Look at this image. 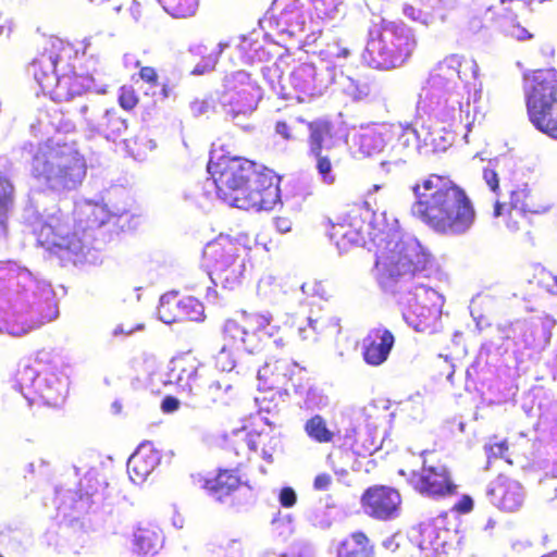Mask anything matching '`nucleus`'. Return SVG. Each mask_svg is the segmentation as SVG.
Instances as JSON below:
<instances>
[{
  "instance_id": "obj_1",
  "label": "nucleus",
  "mask_w": 557,
  "mask_h": 557,
  "mask_svg": "<svg viewBox=\"0 0 557 557\" xmlns=\"http://www.w3.org/2000/svg\"><path fill=\"white\" fill-rule=\"evenodd\" d=\"M430 263V253L414 239L391 238L375 255L379 285L397 297L405 320L417 330L428 325L441 298L434 288L416 283L426 276Z\"/></svg>"
},
{
  "instance_id": "obj_2",
  "label": "nucleus",
  "mask_w": 557,
  "mask_h": 557,
  "mask_svg": "<svg viewBox=\"0 0 557 557\" xmlns=\"http://www.w3.org/2000/svg\"><path fill=\"white\" fill-rule=\"evenodd\" d=\"M411 191L414 196L412 215L434 233L460 236L474 225L473 201L449 175L430 173L417 181Z\"/></svg>"
},
{
  "instance_id": "obj_3",
  "label": "nucleus",
  "mask_w": 557,
  "mask_h": 557,
  "mask_svg": "<svg viewBox=\"0 0 557 557\" xmlns=\"http://www.w3.org/2000/svg\"><path fill=\"white\" fill-rule=\"evenodd\" d=\"M218 196L227 205L246 211H270L281 200L275 173L244 157L222 156L207 165Z\"/></svg>"
},
{
  "instance_id": "obj_4",
  "label": "nucleus",
  "mask_w": 557,
  "mask_h": 557,
  "mask_svg": "<svg viewBox=\"0 0 557 557\" xmlns=\"http://www.w3.org/2000/svg\"><path fill=\"white\" fill-rule=\"evenodd\" d=\"M107 214L98 205H86L72 213L62 210L49 214L35 228L37 243L60 257L83 252L84 234L106 223Z\"/></svg>"
},
{
  "instance_id": "obj_5",
  "label": "nucleus",
  "mask_w": 557,
  "mask_h": 557,
  "mask_svg": "<svg viewBox=\"0 0 557 557\" xmlns=\"http://www.w3.org/2000/svg\"><path fill=\"white\" fill-rule=\"evenodd\" d=\"M32 176L55 191L73 190L86 175L85 159L66 144L40 143L32 154Z\"/></svg>"
},
{
  "instance_id": "obj_6",
  "label": "nucleus",
  "mask_w": 557,
  "mask_h": 557,
  "mask_svg": "<svg viewBox=\"0 0 557 557\" xmlns=\"http://www.w3.org/2000/svg\"><path fill=\"white\" fill-rule=\"evenodd\" d=\"M417 48V39L404 22L382 18L368 32L363 61L375 70H393L404 65Z\"/></svg>"
},
{
  "instance_id": "obj_7",
  "label": "nucleus",
  "mask_w": 557,
  "mask_h": 557,
  "mask_svg": "<svg viewBox=\"0 0 557 557\" xmlns=\"http://www.w3.org/2000/svg\"><path fill=\"white\" fill-rule=\"evenodd\" d=\"M248 252L240 242L220 235L205 246L202 261L216 285L234 289L243 283Z\"/></svg>"
},
{
  "instance_id": "obj_8",
  "label": "nucleus",
  "mask_w": 557,
  "mask_h": 557,
  "mask_svg": "<svg viewBox=\"0 0 557 557\" xmlns=\"http://www.w3.org/2000/svg\"><path fill=\"white\" fill-rule=\"evenodd\" d=\"M525 108L532 125L549 138L557 139V72L537 71L525 94Z\"/></svg>"
},
{
  "instance_id": "obj_9",
  "label": "nucleus",
  "mask_w": 557,
  "mask_h": 557,
  "mask_svg": "<svg viewBox=\"0 0 557 557\" xmlns=\"http://www.w3.org/2000/svg\"><path fill=\"white\" fill-rule=\"evenodd\" d=\"M433 451L421 453L422 466L413 471L409 479L412 488L422 496L430 498H445L458 493L451 470L441 459H434Z\"/></svg>"
},
{
  "instance_id": "obj_10",
  "label": "nucleus",
  "mask_w": 557,
  "mask_h": 557,
  "mask_svg": "<svg viewBox=\"0 0 557 557\" xmlns=\"http://www.w3.org/2000/svg\"><path fill=\"white\" fill-rule=\"evenodd\" d=\"M74 52L73 46L59 37H50L44 50L30 63L34 79L41 91L50 96V90L57 83V65L70 59Z\"/></svg>"
},
{
  "instance_id": "obj_11",
  "label": "nucleus",
  "mask_w": 557,
  "mask_h": 557,
  "mask_svg": "<svg viewBox=\"0 0 557 557\" xmlns=\"http://www.w3.org/2000/svg\"><path fill=\"white\" fill-rule=\"evenodd\" d=\"M22 385L27 388L32 403L57 408L65 399V388L62 381L53 371L46 370L36 373L30 368L22 372Z\"/></svg>"
},
{
  "instance_id": "obj_12",
  "label": "nucleus",
  "mask_w": 557,
  "mask_h": 557,
  "mask_svg": "<svg viewBox=\"0 0 557 557\" xmlns=\"http://www.w3.org/2000/svg\"><path fill=\"white\" fill-rule=\"evenodd\" d=\"M360 504L367 516L375 520L388 521L399 516L401 495L395 487L374 484L363 491Z\"/></svg>"
},
{
  "instance_id": "obj_13",
  "label": "nucleus",
  "mask_w": 557,
  "mask_h": 557,
  "mask_svg": "<svg viewBox=\"0 0 557 557\" xmlns=\"http://www.w3.org/2000/svg\"><path fill=\"white\" fill-rule=\"evenodd\" d=\"M366 208L369 212L368 202L355 205L343 218L331 223L329 228L330 239L341 250H347L354 245L364 240V228L367 221L361 218V210Z\"/></svg>"
},
{
  "instance_id": "obj_14",
  "label": "nucleus",
  "mask_w": 557,
  "mask_h": 557,
  "mask_svg": "<svg viewBox=\"0 0 557 557\" xmlns=\"http://www.w3.org/2000/svg\"><path fill=\"white\" fill-rule=\"evenodd\" d=\"M238 315L240 323L249 335V339L258 345V350L261 348H271V346H286L287 339L285 335L280 334L278 330H276V335L270 332L274 326L271 325L272 317L269 313L244 310L238 312Z\"/></svg>"
},
{
  "instance_id": "obj_15",
  "label": "nucleus",
  "mask_w": 557,
  "mask_h": 557,
  "mask_svg": "<svg viewBox=\"0 0 557 557\" xmlns=\"http://www.w3.org/2000/svg\"><path fill=\"white\" fill-rule=\"evenodd\" d=\"M525 11L527 9L519 10V8L513 11L508 5L497 4L490 7L486 15L491 22L497 24L506 36L517 40H527L533 38V34L529 28V23L524 15Z\"/></svg>"
},
{
  "instance_id": "obj_16",
  "label": "nucleus",
  "mask_w": 557,
  "mask_h": 557,
  "mask_svg": "<svg viewBox=\"0 0 557 557\" xmlns=\"http://www.w3.org/2000/svg\"><path fill=\"white\" fill-rule=\"evenodd\" d=\"M525 11L527 9L519 10V8L513 11L508 5L497 4L490 7L486 15L491 22L497 24L506 36L517 40H527L533 38V34L529 28V23L524 15Z\"/></svg>"
},
{
  "instance_id": "obj_17",
  "label": "nucleus",
  "mask_w": 557,
  "mask_h": 557,
  "mask_svg": "<svg viewBox=\"0 0 557 557\" xmlns=\"http://www.w3.org/2000/svg\"><path fill=\"white\" fill-rule=\"evenodd\" d=\"M240 463L235 468H219L213 476L203 479L201 487L216 502L224 503L239 488L248 485L240 473Z\"/></svg>"
},
{
  "instance_id": "obj_18",
  "label": "nucleus",
  "mask_w": 557,
  "mask_h": 557,
  "mask_svg": "<svg viewBox=\"0 0 557 557\" xmlns=\"http://www.w3.org/2000/svg\"><path fill=\"white\" fill-rule=\"evenodd\" d=\"M200 367L201 362L196 355L191 351L182 352L171 359L169 376L182 392L189 395L205 377L199 374Z\"/></svg>"
},
{
  "instance_id": "obj_19",
  "label": "nucleus",
  "mask_w": 557,
  "mask_h": 557,
  "mask_svg": "<svg viewBox=\"0 0 557 557\" xmlns=\"http://www.w3.org/2000/svg\"><path fill=\"white\" fill-rule=\"evenodd\" d=\"M395 344L393 333L386 327L379 326L370 330L361 343L363 361L372 367L383 364Z\"/></svg>"
},
{
  "instance_id": "obj_20",
  "label": "nucleus",
  "mask_w": 557,
  "mask_h": 557,
  "mask_svg": "<svg viewBox=\"0 0 557 557\" xmlns=\"http://www.w3.org/2000/svg\"><path fill=\"white\" fill-rule=\"evenodd\" d=\"M491 502L504 511L518 510L524 499L521 484L504 474H499L488 488Z\"/></svg>"
},
{
  "instance_id": "obj_21",
  "label": "nucleus",
  "mask_w": 557,
  "mask_h": 557,
  "mask_svg": "<svg viewBox=\"0 0 557 557\" xmlns=\"http://www.w3.org/2000/svg\"><path fill=\"white\" fill-rule=\"evenodd\" d=\"M393 133L411 134L410 131H403L400 123H382L373 127H368L359 136V152L364 157L379 154L385 149L387 144L391 143V135Z\"/></svg>"
},
{
  "instance_id": "obj_22",
  "label": "nucleus",
  "mask_w": 557,
  "mask_h": 557,
  "mask_svg": "<svg viewBox=\"0 0 557 557\" xmlns=\"http://www.w3.org/2000/svg\"><path fill=\"white\" fill-rule=\"evenodd\" d=\"M231 385L219 380L205 376L198 387L189 394L191 406L210 409L212 407L227 406L231 401Z\"/></svg>"
},
{
  "instance_id": "obj_23",
  "label": "nucleus",
  "mask_w": 557,
  "mask_h": 557,
  "mask_svg": "<svg viewBox=\"0 0 557 557\" xmlns=\"http://www.w3.org/2000/svg\"><path fill=\"white\" fill-rule=\"evenodd\" d=\"M91 78L73 71L62 73L50 90V98L55 102H67L82 97L90 88Z\"/></svg>"
},
{
  "instance_id": "obj_24",
  "label": "nucleus",
  "mask_w": 557,
  "mask_h": 557,
  "mask_svg": "<svg viewBox=\"0 0 557 557\" xmlns=\"http://www.w3.org/2000/svg\"><path fill=\"white\" fill-rule=\"evenodd\" d=\"M88 106L86 103L79 107V113L83 116L86 125L91 131L103 135L107 139L116 140L119 137L125 134L128 127L127 121L123 119L114 109L107 110L102 121L98 124H94L92 121L86 116Z\"/></svg>"
},
{
  "instance_id": "obj_25",
  "label": "nucleus",
  "mask_w": 557,
  "mask_h": 557,
  "mask_svg": "<svg viewBox=\"0 0 557 557\" xmlns=\"http://www.w3.org/2000/svg\"><path fill=\"white\" fill-rule=\"evenodd\" d=\"M298 121L305 124L309 131V152L319 153V151H322L327 147L326 143L335 135V126L329 119L319 117L312 121H305L299 117Z\"/></svg>"
},
{
  "instance_id": "obj_26",
  "label": "nucleus",
  "mask_w": 557,
  "mask_h": 557,
  "mask_svg": "<svg viewBox=\"0 0 557 557\" xmlns=\"http://www.w3.org/2000/svg\"><path fill=\"white\" fill-rule=\"evenodd\" d=\"M507 207L518 209L529 214H542L547 210L527 183L518 184L510 190Z\"/></svg>"
},
{
  "instance_id": "obj_27",
  "label": "nucleus",
  "mask_w": 557,
  "mask_h": 557,
  "mask_svg": "<svg viewBox=\"0 0 557 557\" xmlns=\"http://www.w3.org/2000/svg\"><path fill=\"white\" fill-rule=\"evenodd\" d=\"M163 544L161 530L154 524L139 525L134 533V546L139 554L153 555Z\"/></svg>"
},
{
  "instance_id": "obj_28",
  "label": "nucleus",
  "mask_w": 557,
  "mask_h": 557,
  "mask_svg": "<svg viewBox=\"0 0 557 557\" xmlns=\"http://www.w3.org/2000/svg\"><path fill=\"white\" fill-rule=\"evenodd\" d=\"M223 338L231 347L242 348L248 352L258 350V345L249 339L246 329L240 323L238 313L226 320L223 326Z\"/></svg>"
},
{
  "instance_id": "obj_29",
  "label": "nucleus",
  "mask_w": 557,
  "mask_h": 557,
  "mask_svg": "<svg viewBox=\"0 0 557 557\" xmlns=\"http://www.w3.org/2000/svg\"><path fill=\"white\" fill-rule=\"evenodd\" d=\"M336 557H374V546L366 533L352 532L339 544Z\"/></svg>"
},
{
  "instance_id": "obj_30",
  "label": "nucleus",
  "mask_w": 557,
  "mask_h": 557,
  "mask_svg": "<svg viewBox=\"0 0 557 557\" xmlns=\"http://www.w3.org/2000/svg\"><path fill=\"white\" fill-rule=\"evenodd\" d=\"M154 467L156 457L151 451L136 450L127 461V472L134 483L144 482Z\"/></svg>"
},
{
  "instance_id": "obj_31",
  "label": "nucleus",
  "mask_w": 557,
  "mask_h": 557,
  "mask_svg": "<svg viewBox=\"0 0 557 557\" xmlns=\"http://www.w3.org/2000/svg\"><path fill=\"white\" fill-rule=\"evenodd\" d=\"M290 364L292 362L288 359L268 361L263 368L259 370L258 376L260 380H264L265 383L270 381V388L278 387L290 380L292 373L288 371Z\"/></svg>"
},
{
  "instance_id": "obj_32",
  "label": "nucleus",
  "mask_w": 557,
  "mask_h": 557,
  "mask_svg": "<svg viewBox=\"0 0 557 557\" xmlns=\"http://www.w3.org/2000/svg\"><path fill=\"white\" fill-rule=\"evenodd\" d=\"M246 441L249 448L255 451L260 450L267 461L272 460V455L278 444L277 437L273 435L271 430L251 429L247 433Z\"/></svg>"
},
{
  "instance_id": "obj_33",
  "label": "nucleus",
  "mask_w": 557,
  "mask_h": 557,
  "mask_svg": "<svg viewBox=\"0 0 557 557\" xmlns=\"http://www.w3.org/2000/svg\"><path fill=\"white\" fill-rule=\"evenodd\" d=\"M460 65L461 59L458 55L447 57L435 69V73L433 75L435 84L441 86L456 85L460 79Z\"/></svg>"
},
{
  "instance_id": "obj_34",
  "label": "nucleus",
  "mask_w": 557,
  "mask_h": 557,
  "mask_svg": "<svg viewBox=\"0 0 557 557\" xmlns=\"http://www.w3.org/2000/svg\"><path fill=\"white\" fill-rule=\"evenodd\" d=\"M290 82L293 87L299 92L313 95L317 89L314 67L308 64L299 65L293 71Z\"/></svg>"
},
{
  "instance_id": "obj_35",
  "label": "nucleus",
  "mask_w": 557,
  "mask_h": 557,
  "mask_svg": "<svg viewBox=\"0 0 557 557\" xmlns=\"http://www.w3.org/2000/svg\"><path fill=\"white\" fill-rule=\"evenodd\" d=\"M494 216H504L506 227L510 232L522 230L528 223L527 212L507 207L506 203L496 201L494 205Z\"/></svg>"
},
{
  "instance_id": "obj_36",
  "label": "nucleus",
  "mask_w": 557,
  "mask_h": 557,
  "mask_svg": "<svg viewBox=\"0 0 557 557\" xmlns=\"http://www.w3.org/2000/svg\"><path fill=\"white\" fill-rule=\"evenodd\" d=\"M304 429L312 441L320 444L331 443L334 438V432L329 429L326 420L320 414H314L308 419Z\"/></svg>"
},
{
  "instance_id": "obj_37",
  "label": "nucleus",
  "mask_w": 557,
  "mask_h": 557,
  "mask_svg": "<svg viewBox=\"0 0 557 557\" xmlns=\"http://www.w3.org/2000/svg\"><path fill=\"white\" fill-rule=\"evenodd\" d=\"M160 320L166 324L180 322L181 302L177 296L162 297L158 307Z\"/></svg>"
},
{
  "instance_id": "obj_38",
  "label": "nucleus",
  "mask_w": 557,
  "mask_h": 557,
  "mask_svg": "<svg viewBox=\"0 0 557 557\" xmlns=\"http://www.w3.org/2000/svg\"><path fill=\"white\" fill-rule=\"evenodd\" d=\"M163 9L174 17L191 16L197 9V0H159Z\"/></svg>"
},
{
  "instance_id": "obj_39",
  "label": "nucleus",
  "mask_w": 557,
  "mask_h": 557,
  "mask_svg": "<svg viewBox=\"0 0 557 557\" xmlns=\"http://www.w3.org/2000/svg\"><path fill=\"white\" fill-rule=\"evenodd\" d=\"M181 321H200L203 318V306L194 297L187 296L180 298Z\"/></svg>"
},
{
  "instance_id": "obj_40",
  "label": "nucleus",
  "mask_w": 557,
  "mask_h": 557,
  "mask_svg": "<svg viewBox=\"0 0 557 557\" xmlns=\"http://www.w3.org/2000/svg\"><path fill=\"white\" fill-rule=\"evenodd\" d=\"M117 103L125 111L134 110L139 103V95L133 85H123L119 89Z\"/></svg>"
},
{
  "instance_id": "obj_41",
  "label": "nucleus",
  "mask_w": 557,
  "mask_h": 557,
  "mask_svg": "<svg viewBox=\"0 0 557 557\" xmlns=\"http://www.w3.org/2000/svg\"><path fill=\"white\" fill-rule=\"evenodd\" d=\"M310 156L314 157L317 161V170L319 174L322 176V180L327 183L332 184L335 182V175L332 173V162L327 156H324L322 151L317 152H309Z\"/></svg>"
},
{
  "instance_id": "obj_42",
  "label": "nucleus",
  "mask_w": 557,
  "mask_h": 557,
  "mask_svg": "<svg viewBox=\"0 0 557 557\" xmlns=\"http://www.w3.org/2000/svg\"><path fill=\"white\" fill-rule=\"evenodd\" d=\"M136 66L139 67L138 76L144 83L151 87L159 85V73L156 67L148 65L141 66L139 61L136 62Z\"/></svg>"
},
{
  "instance_id": "obj_43",
  "label": "nucleus",
  "mask_w": 557,
  "mask_h": 557,
  "mask_svg": "<svg viewBox=\"0 0 557 557\" xmlns=\"http://www.w3.org/2000/svg\"><path fill=\"white\" fill-rule=\"evenodd\" d=\"M13 199V186L10 181L0 174V210L7 209Z\"/></svg>"
},
{
  "instance_id": "obj_44",
  "label": "nucleus",
  "mask_w": 557,
  "mask_h": 557,
  "mask_svg": "<svg viewBox=\"0 0 557 557\" xmlns=\"http://www.w3.org/2000/svg\"><path fill=\"white\" fill-rule=\"evenodd\" d=\"M482 176H483L484 182L488 186V188L493 193L498 194L499 193V178H498L497 171L493 166H490V165L485 166L483 169Z\"/></svg>"
},
{
  "instance_id": "obj_45",
  "label": "nucleus",
  "mask_w": 557,
  "mask_h": 557,
  "mask_svg": "<svg viewBox=\"0 0 557 557\" xmlns=\"http://www.w3.org/2000/svg\"><path fill=\"white\" fill-rule=\"evenodd\" d=\"M132 8L128 10V15L135 21L139 22L147 15L149 8L148 4L141 0H131Z\"/></svg>"
},
{
  "instance_id": "obj_46",
  "label": "nucleus",
  "mask_w": 557,
  "mask_h": 557,
  "mask_svg": "<svg viewBox=\"0 0 557 557\" xmlns=\"http://www.w3.org/2000/svg\"><path fill=\"white\" fill-rule=\"evenodd\" d=\"M474 503L471 496L462 495L454 505L451 510L459 515H467L473 510Z\"/></svg>"
},
{
  "instance_id": "obj_47",
  "label": "nucleus",
  "mask_w": 557,
  "mask_h": 557,
  "mask_svg": "<svg viewBox=\"0 0 557 557\" xmlns=\"http://www.w3.org/2000/svg\"><path fill=\"white\" fill-rule=\"evenodd\" d=\"M8 331L14 336H21L29 332L35 325L28 323L20 324L17 318H12L7 322Z\"/></svg>"
},
{
  "instance_id": "obj_48",
  "label": "nucleus",
  "mask_w": 557,
  "mask_h": 557,
  "mask_svg": "<svg viewBox=\"0 0 557 557\" xmlns=\"http://www.w3.org/2000/svg\"><path fill=\"white\" fill-rule=\"evenodd\" d=\"M332 484L333 478L326 472L319 473L313 479V488L319 492L329 491Z\"/></svg>"
},
{
  "instance_id": "obj_49",
  "label": "nucleus",
  "mask_w": 557,
  "mask_h": 557,
  "mask_svg": "<svg viewBox=\"0 0 557 557\" xmlns=\"http://www.w3.org/2000/svg\"><path fill=\"white\" fill-rule=\"evenodd\" d=\"M278 499L283 507L290 508L296 504L297 495L292 487L286 486L281 490Z\"/></svg>"
},
{
  "instance_id": "obj_50",
  "label": "nucleus",
  "mask_w": 557,
  "mask_h": 557,
  "mask_svg": "<svg viewBox=\"0 0 557 557\" xmlns=\"http://www.w3.org/2000/svg\"><path fill=\"white\" fill-rule=\"evenodd\" d=\"M401 128L403 131H410L411 134L410 135H407V134H400V133H393L391 135V141L394 139V138H397V141H398V145L403 146V147H408L414 139V136H416V132L412 127L410 126H404L401 125Z\"/></svg>"
},
{
  "instance_id": "obj_51",
  "label": "nucleus",
  "mask_w": 557,
  "mask_h": 557,
  "mask_svg": "<svg viewBox=\"0 0 557 557\" xmlns=\"http://www.w3.org/2000/svg\"><path fill=\"white\" fill-rule=\"evenodd\" d=\"M180 408V401L174 396H165L161 403V409L165 413H171Z\"/></svg>"
},
{
  "instance_id": "obj_52",
  "label": "nucleus",
  "mask_w": 557,
  "mask_h": 557,
  "mask_svg": "<svg viewBox=\"0 0 557 557\" xmlns=\"http://www.w3.org/2000/svg\"><path fill=\"white\" fill-rule=\"evenodd\" d=\"M275 133L285 140L293 138L290 126L285 121H277L274 126Z\"/></svg>"
},
{
  "instance_id": "obj_53",
  "label": "nucleus",
  "mask_w": 557,
  "mask_h": 557,
  "mask_svg": "<svg viewBox=\"0 0 557 557\" xmlns=\"http://www.w3.org/2000/svg\"><path fill=\"white\" fill-rule=\"evenodd\" d=\"M132 8L131 0H121L119 2H114L112 5V11L122 17L128 15V10Z\"/></svg>"
},
{
  "instance_id": "obj_54",
  "label": "nucleus",
  "mask_w": 557,
  "mask_h": 557,
  "mask_svg": "<svg viewBox=\"0 0 557 557\" xmlns=\"http://www.w3.org/2000/svg\"><path fill=\"white\" fill-rule=\"evenodd\" d=\"M545 0H499V3L498 4H504V5H510L512 3H518L517 8L519 9H527L528 5L532 4V3H542L544 2Z\"/></svg>"
},
{
  "instance_id": "obj_55",
  "label": "nucleus",
  "mask_w": 557,
  "mask_h": 557,
  "mask_svg": "<svg viewBox=\"0 0 557 557\" xmlns=\"http://www.w3.org/2000/svg\"><path fill=\"white\" fill-rule=\"evenodd\" d=\"M275 227L282 232H288L290 230V222L286 218L277 216L274 220Z\"/></svg>"
},
{
  "instance_id": "obj_56",
  "label": "nucleus",
  "mask_w": 557,
  "mask_h": 557,
  "mask_svg": "<svg viewBox=\"0 0 557 557\" xmlns=\"http://www.w3.org/2000/svg\"><path fill=\"white\" fill-rule=\"evenodd\" d=\"M495 448L497 449V453L499 455H503L508 449V446H507L506 442H500V443H496L494 445H490L487 447V450L491 451V453H494Z\"/></svg>"
},
{
  "instance_id": "obj_57",
  "label": "nucleus",
  "mask_w": 557,
  "mask_h": 557,
  "mask_svg": "<svg viewBox=\"0 0 557 557\" xmlns=\"http://www.w3.org/2000/svg\"><path fill=\"white\" fill-rule=\"evenodd\" d=\"M51 307H52V311H51V313H50L47 318H41V319H39V321L37 322V324H44V323L49 322V321H51V320H53V319L55 318V315H57V310H55L54 306H51Z\"/></svg>"
},
{
  "instance_id": "obj_58",
  "label": "nucleus",
  "mask_w": 557,
  "mask_h": 557,
  "mask_svg": "<svg viewBox=\"0 0 557 557\" xmlns=\"http://www.w3.org/2000/svg\"><path fill=\"white\" fill-rule=\"evenodd\" d=\"M355 453L357 455H366V454H372V451L374 450V448H364V449H358V448H354Z\"/></svg>"
},
{
  "instance_id": "obj_59",
  "label": "nucleus",
  "mask_w": 557,
  "mask_h": 557,
  "mask_svg": "<svg viewBox=\"0 0 557 557\" xmlns=\"http://www.w3.org/2000/svg\"><path fill=\"white\" fill-rule=\"evenodd\" d=\"M17 278H22L24 281H30V275L28 272L21 271L17 273Z\"/></svg>"
},
{
  "instance_id": "obj_60",
  "label": "nucleus",
  "mask_w": 557,
  "mask_h": 557,
  "mask_svg": "<svg viewBox=\"0 0 557 557\" xmlns=\"http://www.w3.org/2000/svg\"><path fill=\"white\" fill-rule=\"evenodd\" d=\"M112 408H113L115 413H121L122 412V404L119 403V401H114L112 404Z\"/></svg>"
},
{
  "instance_id": "obj_61",
  "label": "nucleus",
  "mask_w": 557,
  "mask_h": 557,
  "mask_svg": "<svg viewBox=\"0 0 557 557\" xmlns=\"http://www.w3.org/2000/svg\"><path fill=\"white\" fill-rule=\"evenodd\" d=\"M448 518V512L444 511L437 516V519L446 520Z\"/></svg>"
},
{
  "instance_id": "obj_62",
  "label": "nucleus",
  "mask_w": 557,
  "mask_h": 557,
  "mask_svg": "<svg viewBox=\"0 0 557 557\" xmlns=\"http://www.w3.org/2000/svg\"><path fill=\"white\" fill-rule=\"evenodd\" d=\"M161 92H162V96H163V97H168V96H169V89H168V87H166V86H163V87H162Z\"/></svg>"
},
{
  "instance_id": "obj_63",
  "label": "nucleus",
  "mask_w": 557,
  "mask_h": 557,
  "mask_svg": "<svg viewBox=\"0 0 557 557\" xmlns=\"http://www.w3.org/2000/svg\"><path fill=\"white\" fill-rule=\"evenodd\" d=\"M543 557H557V552H555V553H552V554H549V555H546V556H543Z\"/></svg>"
},
{
  "instance_id": "obj_64",
  "label": "nucleus",
  "mask_w": 557,
  "mask_h": 557,
  "mask_svg": "<svg viewBox=\"0 0 557 557\" xmlns=\"http://www.w3.org/2000/svg\"><path fill=\"white\" fill-rule=\"evenodd\" d=\"M194 73L202 74V73H203V71H202V70H199L198 67H196V69L194 70Z\"/></svg>"
}]
</instances>
